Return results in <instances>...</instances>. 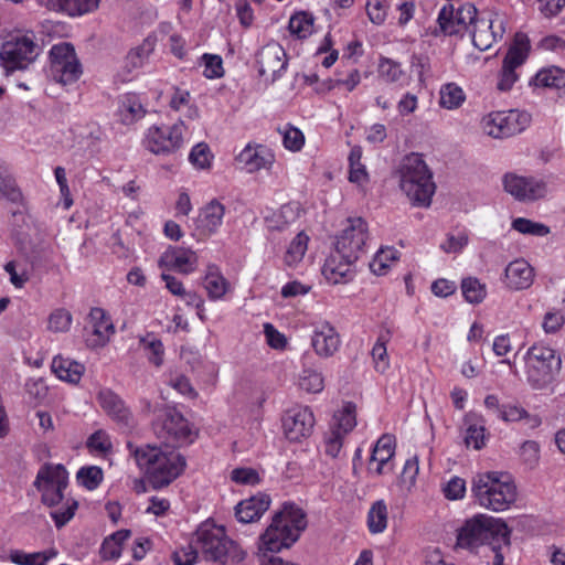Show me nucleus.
<instances>
[{
  "label": "nucleus",
  "instance_id": "f257e3e1",
  "mask_svg": "<svg viewBox=\"0 0 565 565\" xmlns=\"http://www.w3.org/2000/svg\"><path fill=\"white\" fill-rule=\"evenodd\" d=\"M510 535V529L501 520L477 514L457 530V545L471 552L488 545L493 554V565H507L504 561L511 553Z\"/></svg>",
  "mask_w": 565,
  "mask_h": 565
},
{
  "label": "nucleus",
  "instance_id": "f03ea898",
  "mask_svg": "<svg viewBox=\"0 0 565 565\" xmlns=\"http://www.w3.org/2000/svg\"><path fill=\"white\" fill-rule=\"evenodd\" d=\"M128 447L137 466L154 489L170 484L185 468L184 457L168 445L132 447L128 444Z\"/></svg>",
  "mask_w": 565,
  "mask_h": 565
},
{
  "label": "nucleus",
  "instance_id": "7ed1b4c3",
  "mask_svg": "<svg viewBox=\"0 0 565 565\" xmlns=\"http://www.w3.org/2000/svg\"><path fill=\"white\" fill-rule=\"evenodd\" d=\"M306 526L305 512L295 504H285L273 516L265 533L259 537V552L277 553L282 548L290 547Z\"/></svg>",
  "mask_w": 565,
  "mask_h": 565
},
{
  "label": "nucleus",
  "instance_id": "20e7f679",
  "mask_svg": "<svg viewBox=\"0 0 565 565\" xmlns=\"http://www.w3.org/2000/svg\"><path fill=\"white\" fill-rule=\"evenodd\" d=\"M471 492L478 504L495 512L508 510L516 500V486L509 473L489 471L472 479Z\"/></svg>",
  "mask_w": 565,
  "mask_h": 565
},
{
  "label": "nucleus",
  "instance_id": "39448f33",
  "mask_svg": "<svg viewBox=\"0 0 565 565\" xmlns=\"http://www.w3.org/2000/svg\"><path fill=\"white\" fill-rule=\"evenodd\" d=\"M192 539L199 552L206 559L221 564H236L246 557V552L227 537L225 529L212 522L202 523Z\"/></svg>",
  "mask_w": 565,
  "mask_h": 565
},
{
  "label": "nucleus",
  "instance_id": "423d86ee",
  "mask_svg": "<svg viewBox=\"0 0 565 565\" xmlns=\"http://www.w3.org/2000/svg\"><path fill=\"white\" fill-rule=\"evenodd\" d=\"M398 174L399 186L411 202L418 206H429L436 185L422 156H406L399 164Z\"/></svg>",
  "mask_w": 565,
  "mask_h": 565
},
{
  "label": "nucleus",
  "instance_id": "0eeeda50",
  "mask_svg": "<svg viewBox=\"0 0 565 565\" xmlns=\"http://www.w3.org/2000/svg\"><path fill=\"white\" fill-rule=\"evenodd\" d=\"M523 361L526 381L534 390L548 387L562 369L561 355L543 342L532 344L526 350Z\"/></svg>",
  "mask_w": 565,
  "mask_h": 565
},
{
  "label": "nucleus",
  "instance_id": "6e6552de",
  "mask_svg": "<svg viewBox=\"0 0 565 565\" xmlns=\"http://www.w3.org/2000/svg\"><path fill=\"white\" fill-rule=\"evenodd\" d=\"M34 32L18 33L7 40L0 50V60L9 72L26 70L40 55Z\"/></svg>",
  "mask_w": 565,
  "mask_h": 565
},
{
  "label": "nucleus",
  "instance_id": "1a4fd4ad",
  "mask_svg": "<svg viewBox=\"0 0 565 565\" xmlns=\"http://www.w3.org/2000/svg\"><path fill=\"white\" fill-rule=\"evenodd\" d=\"M188 141V128L182 120L173 125H151L142 138V146L156 156H170Z\"/></svg>",
  "mask_w": 565,
  "mask_h": 565
},
{
  "label": "nucleus",
  "instance_id": "9d476101",
  "mask_svg": "<svg viewBox=\"0 0 565 565\" xmlns=\"http://www.w3.org/2000/svg\"><path fill=\"white\" fill-rule=\"evenodd\" d=\"M530 122V114L511 109L489 113L483 116L481 127L492 138H509L525 130Z\"/></svg>",
  "mask_w": 565,
  "mask_h": 565
},
{
  "label": "nucleus",
  "instance_id": "9b49d317",
  "mask_svg": "<svg viewBox=\"0 0 565 565\" xmlns=\"http://www.w3.org/2000/svg\"><path fill=\"white\" fill-rule=\"evenodd\" d=\"M68 472L62 465H46L38 472L34 486L42 494L44 504L55 508L64 500Z\"/></svg>",
  "mask_w": 565,
  "mask_h": 565
},
{
  "label": "nucleus",
  "instance_id": "f8f14e48",
  "mask_svg": "<svg viewBox=\"0 0 565 565\" xmlns=\"http://www.w3.org/2000/svg\"><path fill=\"white\" fill-rule=\"evenodd\" d=\"M52 77L63 85L76 82L82 75V66L72 44L62 42L50 50Z\"/></svg>",
  "mask_w": 565,
  "mask_h": 565
},
{
  "label": "nucleus",
  "instance_id": "ddd939ff",
  "mask_svg": "<svg viewBox=\"0 0 565 565\" xmlns=\"http://www.w3.org/2000/svg\"><path fill=\"white\" fill-rule=\"evenodd\" d=\"M156 435L172 446L192 443L194 433L184 416L173 409L166 408L153 424Z\"/></svg>",
  "mask_w": 565,
  "mask_h": 565
},
{
  "label": "nucleus",
  "instance_id": "4468645a",
  "mask_svg": "<svg viewBox=\"0 0 565 565\" xmlns=\"http://www.w3.org/2000/svg\"><path fill=\"white\" fill-rule=\"evenodd\" d=\"M369 231L361 217L349 218L335 238L334 248L345 257L359 259L365 253Z\"/></svg>",
  "mask_w": 565,
  "mask_h": 565
},
{
  "label": "nucleus",
  "instance_id": "2eb2a0df",
  "mask_svg": "<svg viewBox=\"0 0 565 565\" xmlns=\"http://www.w3.org/2000/svg\"><path fill=\"white\" fill-rule=\"evenodd\" d=\"M259 76L265 82L274 83L287 70L288 61L284 47L277 42L265 44L256 54Z\"/></svg>",
  "mask_w": 565,
  "mask_h": 565
},
{
  "label": "nucleus",
  "instance_id": "dca6fc26",
  "mask_svg": "<svg viewBox=\"0 0 565 565\" xmlns=\"http://www.w3.org/2000/svg\"><path fill=\"white\" fill-rule=\"evenodd\" d=\"M477 9L471 3L444 6L438 14L441 31L448 35L460 34L476 20Z\"/></svg>",
  "mask_w": 565,
  "mask_h": 565
},
{
  "label": "nucleus",
  "instance_id": "f3484780",
  "mask_svg": "<svg viewBox=\"0 0 565 565\" xmlns=\"http://www.w3.org/2000/svg\"><path fill=\"white\" fill-rule=\"evenodd\" d=\"M281 423L285 437L290 441H300L311 435L316 419L308 406L297 405L285 412Z\"/></svg>",
  "mask_w": 565,
  "mask_h": 565
},
{
  "label": "nucleus",
  "instance_id": "a211bd4d",
  "mask_svg": "<svg viewBox=\"0 0 565 565\" xmlns=\"http://www.w3.org/2000/svg\"><path fill=\"white\" fill-rule=\"evenodd\" d=\"M472 43L480 51L490 49L498 39L503 36L505 31L504 20L499 14H489L487 17H478L471 24Z\"/></svg>",
  "mask_w": 565,
  "mask_h": 565
},
{
  "label": "nucleus",
  "instance_id": "6ab92c4d",
  "mask_svg": "<svg viewBox=\"0 0 565 565\" xmlns=\"http://www.w3.org/2000/svg\"><path fill=\"white\" fill-rule=\"evenodd\" d=\"M160 268L182 275L193 274L199 268V255L184 246H169L158 259Z\"/></svg>",
  "mask_w": 565,
  "mask_h": 565
},
{
  "label": "nucleus",
  "instance_id": "aec40b11",
  "mask_svg": "<svg viewBox=\"0 0 565 565\" xmlns=\"http://www.w3.org/2000/svg\"><path fill=\"white\" fill-rule=\"evenodd\" d=\"M502 182L504 190L519 201H534L546 194L545 183L532 177L510 172Z\"/></svg>",
  "mask_w": 565,
  "mask_h": 565
},
{
  "label": "nucleus",
  "instance_id": "412c9836",
  "mask_svg": "<svg viewBox=\"0 0 565 565\" xmlns=\"http://www.w3.org/2000/svg\"><path fill=\"white\" fill-rule=\"evenodd\" d=\"M225 206L217 200L206 203L195 220L193 236L196 241H204L215 234L223 224Z\"/></svg>",
  "mask_w": 565,
  "mask_h": 565
},
{
  "label": "nucleus",
  "instance_id": "4be33fe9",
  "mask_svg": "<svg viewBox=\"0 0 565 565\" xmlns=\"http://www.w3.org/2000/svg\"><path fill=\"white\" fill-rule=\"evenodd\" d=\"M396 439L393 435H382L372 449L367 469L375 476L393 471L392 459L395 455Z\"/></svg>",
  "mask_w": 565,
  "mask_h": 565
},
{
  "label": "nucleus",
  "instance_id": "5701e85b",
  "mask_svg": "<svg viewBox=\"0 0 565 565\" xmlns=\"http://www.w3.org/2000/svg\"><path fill=\"white\" fill-rule=\"evenodd\" d=\"M356 260V258L345 257L343 253H339V249L334 248L323 264L322 275L330 284H347L354 278Z\"/></svg>",
  "mask_w": 565,
  "mask_h": 565
},
{
  "label": "nucleus",
  "instance_id": "b1692460",
  "mask_svg": "<svg viewBox=\"0 0 565 565\" xmlns=\"http://www.w3.org/2000/svg\"><path fill=\"white\" fill-rule=\"evenodd\" d=\"M341 339L335 328L328 321L313 327L311 347L320 358L332 356L340 348Z\"/></svg>",
  "mask_w": 565,
  "mask_h": 565
},
{
  "label": "nucleus",
  "instance_id": "393cba45",
  "mask_svg": "<svg viewBox=\"0 0 565 565\" xmlns=\"http://www.w3.org/2000/svg\"><path fill=\"white\" fill-rule=\"evenodd\" d=\"M97 401L102 409L118 425L130 427L134 416L119 395L108 388L100 390Z\"/></svg>",
  "mask_w": 565,
  "mask_h": 565
},
{
  "label": "nucleus",
  "instance_id": "a878e982",
  "mask_svg": "<svg viewBox=\"0 0 565 565\" xmlns=\"http://www.w3.org/2000/svg\"><path fill=\"white\" fill-rule=\"evenodd\" d=\"M92 332L86 338L89 348L105 347L115 334L110 317L102 308H93L89 312Z\"/></svg>",
  "mask_w": 565,
  "mask_h": 565
},
{
  "label": "nucleus",
  "instance_id": "bb28decb",
  "mask_svg": "<svg viewBox=\"0 0 565 565\" xmlns=\"http://www.w3.org/2000/svg\"><path fill=\"white\" fill-rule=\"evenodd\" d=\"M534 268L523 258L510 262L504 269V286L513 291L529 289L534 281Z\"/></svg>",
  "mask_w": 565,
  "mask_h": 565
},
{
  "label": "nucleus",
  "instance_id": "cd10ccee",
  "mask_svg": "<svg viewBox=\"0 0 565 565\" xmlns=\"http://www.w3.org/2000/svg\"><path fill=\"white\" fill-rule=\"evenodd\" d=\"M238 164L249 173L257 172L262 169H269L274 161V153L262 145H247L236 158Z\"/></svg>",
  "mask_w": 565,
  "mask_h": 565
},
{
  "label": "nucleus",
  "instance_id": "c85d7f7f",
  "mask_svg": "<svg viewBox=\"0 0 565 565\" xmlns=\"http://www.w3.org/2000/svg\"><path fill=\"white\" fill-rule=\"evenodd\" d=\"M270 499L267 494L259 493L241 501L235 508V515L241 523L257 521L269 508Z\"/></svg>",
  "mask_w": 565,
  "mask_h": 565
},
{
  "label": "nucleus",
  "instance_id": "c756f323",
  "mask_svg": "<svg viewBox=\"0 0 565 565\" xmlns=\"http://www.w3.org/2000/svg\"><path fill=\"white\" fill-rule=\"evenodd\" d=\"M500 420L505 424L522 423L529 429H535L542 424L539 414L530 413L519 402L504 403Z\"/></svg>",
  "mask_w": 565,
  "mask_h": 565
},
{
  "label": "nucleus",
  "instance_id": "7c9ffc66",
  "mask_svg": "<svg viewBox=\"0 0 565 565\" xmlns=\"http://www.w3.org/2000/svg\"><path fill=\"white\" fill-rule=\"evenodd\" d=\"M52 372L62 381L76 384L81 381L85 366L70 358L57 355L51 364Z\"/></svg>",
  "mask_w": 565,
  "mask_h": 565
},
{
  "label": "nucleus",
  "instance_id": "2f4dec72",
  "mask_svg": "<svg viewBox=\"0 0 565 565\" xmlns=\"http://www.w3.org/2000/svg\"><path fill=\"white\" fill-rule=\"evenodd\" d=\"M157 45V36L153 34H149L140 45L131 49L126 57H125V67L128 73H131L135 70L141 68L150 55L153 53L154 47Z\"/></svg>",
  "mask_w": 565,
  "mask_h": 565
},
{
  "label": "nucleus",
  "instance_id": "473e14b6",
  "mask_svg": "<svg viewBox=\"0 0 565 565\" xmlns=\"http://www.w3.org/2000/svg\"><path fill=\"white\" fill-rule=\"evenodd\" d=\"M355 426L356 406L352 402H345L338 411L334 412L330 423V428L347 436Z\"/></svg>",
  "mask_w": 565,
  "mask_h": 565
},
{
  "label": "nucleus",
  "instance_id": "72a5a7b5",
  "mask_svg": "<svg viewBox=\"0 0 565 565\" xmlns=\"http://www.w3.org/2000/svg\"><path fill=\"white\" fill-rule=\"evenodd\" d=\"M56 556L57 551L54 547L32 553L22 550H11L8 561L17 565H47V563Z\"/></svg>",
  "mask_w": 565,
  "mask_h": 565
},
{
  "label": "nucleus",
  "instance_id": "f704fd0d",
  "mask_svg": "<svg viewBox=\"0 0 565 565\" xmlns=\"http://www.w3.org/2000/svg\"><path fill=\"white\" fill-rule=\"evenodd\" d=\"M117 115L124 125H131L143 118L146 109L137 95L127 94L119 102Z\"/></svg>",
  "mask_w": 565,
  "mask_h": 565
},
{
  "label": "nucleus",
  "instance_id": "c9c22d12",
  "mask_svg": "<svg viewBox=\"0 0 565 565\" xmlns=\"http://www.w3.org/2000/svg\"><path fill=\"white\" fill-rule=\"evenodd\" d=\"M531 84L535 87L542 88H554L561 89L565 87V70L558 66H547L541 68L533 79Z\"/></svg>",
  "mask_w": 565,
  "mask_h": 565
},
{
  "label": "nucleus",
  "instance_id": "e433bc0d",
  "mask_svg": "<svg viewBox=\"0 0 565 565\" xmlns=\"http://www.w3.org/2000/svg\"><path fill=\"white\" fill-rule=\"evenodd\" d=\"M169 106L171 109L182 113L188 119L193 120L199 117V109L186 89L174 87L169 99Z\"/></svg>",
  "mask_w": 565,
  "mask_h": 565
},
{
  "label": "nucleus",
  "instance_id": "4c0bfd02",
  "mask_svg": "<svg viewBox=\"0 0 565 565\" xmlns=\"http://www.w3.org/2000/svg\"><path fill=\"white\" fill-rule=\"evenodd\" d=\"M530 47L531 45L527 35L524 33H516L513 43L507 52L503 63L516 68L520 67L527 58Z\"/></svg>",
  "mask_w": 565,
  "mask_h": 565
},
{
  "label": "nucleus",
  "instance_id": "58836bf2",
  "mask_svg": "<svg viewBox=\"0 0 565 565\" xmlns=\"http://www.w3.org/2000/svg\"><path fill=\"white\" fill-rule=\"evenodd\" d=\"M367 529L372 534L383 533L388 523V510L384 500L375 501L367 512Z\"/></svg>",
  "mask_w": 565,
  "mask_h": 565
},
{
  "label": "nucleus",
  "instance_id": "ea45409f",
  "mask_svg": "<svg viewBox=\"0 0 565 565\" xmlns=\"http://www.w3.org/2000/svg\"><path fill=\"white\" fill-rule=\"evenodd\" d=\"M390 339H391L390 331L388 330L382 331L379 334L377 340L371 351L374 369L376 372L382 373V374L385 373L391 366L390 358L387 354V348H386Z\"/></svg>",
  "mask_w": 565,
  "mask_h": 565
},
{
  "label": "nucleus",
  "instance_id": "a19ab883",
  "mask_svg": "<svg viewBox=\"0 0 565 565\" xmlns=\"http://www.w3.org/2000/svg\"><path fill=\"white\" fill-rule=\"evenodd\" d=\"M228 281L216 267H209L204 278V288L211 300H220L228 290Z\"/></svg>",
  "mask_w": 565,
  "mask_h": 565
},
{
  "label": "nucleus",
  "instance_id": "79ce46f5",
  "mask_svg": "<svg viewBox=\"0 0 565 565\" xmlns=\"http://www.w3.org/2000/svg\"><path fill=\"white\" fill-rule=\"evenodd\" d=\"M466 100L463 89L456 83H446L439 89L440 107L452 110L459 108Z\"/></svg>",
  "mask_w": 565,
  "mask_h": 565
},
{
  "label": "nucleus",
  "instance_id": "37998d69",
  "mask_svg": "<svg viewBox=\"0 0 565 565\" xmlns=\"http://www.w3.org/2000/svg\"><path fill=\"white\" fill-rule=\"evenodd\" d=\"M297 217V209L291 204H285L266 217V224L271 231H282L292 224Z\"/></svg>",
  "mask_w": 565,
  "mask_h": 565
},
{
  "label": "nucleus",
  "instance_id": "c03bdc74",
  "mask_svg": "<svg viewBox=\"0 0 565 565\" xmlns=\"http://www.w3.org/2000/svg\"><path fill=\"white\" fill-rule=\"evenodd\" d=\"M309 237L303 232L298 233L289 243L284 256V263L288 267H296L303 258Z\"/></svg>",
  "mask_w": 565,
  "mask_h": 565
},
{
  "label": "nucleus",
  "instance_id": "a18cd8bd",
  "mask_svg": "<svg viewBox=\"0 0 565 565\" xmlns=\"http://www.w3.org/2000/svg\"><path fill=\"white\" fill-rule=\"evenodd\" d=\"M461 292L467 302L478 305L487 297V285L476 277H466L461 280Z\"/></svg>",
  "mask_w": 565,
  "mask_h": 565
},
{
  "label": "nucleus",
  "instance_id": "49530a36",
  "mask_svg": "<svg viewBox=\"0 0 565 565\" xmlns=\"http://www.w3.org/2000/svg\"><path fill=\"white\" fill-rule=\"evenodd\" d=\"M313 23L315 19L310 13L297 12L291 15L288 29L298 39H307L313 33Z\"/></svg>",
  "mask_w": 565,
  "mask_h": 565
},
{
  "label": "nucleus",
  "instance_id": "de8ad7c7",
  "mask_svg": "<svg viewBox=\"0 0 565 565\" xmlns=\"http://www.w3.org/2000/svg\"><path fill=\"white\" fill-rule=\"evenodd\" d=\"M398 259V252L393 247L381 248L372 262L370 263V269L375 275H384L386 270Z\"/></svg>",
  "mask_w": 565,
  "mask_h": 565
},
{
  "label": "nucleus",
  "instance_id": "09e8293b",
  "mask_svg": "<svg viewBox=\"0 0 565 565\" xmlns=\"http://www.w3.org/2000/svg\"><path fill=\"white\" fill-rule=\"evenodd\" d=\"M143 351L148 361L159 367L163 363L164 348L160 339L152 334H147L140 339Z\"/></svg>",
  "mask_w": 565,
  "mask_h": 565
},
{
  "label": "nucleus",
  "instance_id": "8fccbe9b",
  "mask_svg": "<svg viewBox=\"0 0 565 565\" xmlns=\"http://www.w3.org/2000/svg\"><path fill=\"white\" fill-rule=\"evenodd\" d=\"M379 75L388 83H398L399 85L406 83V76L401 64L391 58H381Z\"/></svg>",
  "mask_w": 565,
  "mask_h": 565
},
{
  "label": "nucleus",
  "instance_id": "3c124183",
  "mask_svg": "<svg viewBox=\"0 0 565 565\" xmlns=\"http://www.w3.org/2000/svg\"><path fill=\"white\" fill-rule=\"evenodd\" d=\"M103 479V470L97 466L82 467L76 473L78 484L90 491L97 489Z\"/></svg>",
  "mask_w": 565,
  "mask_h": 565
},
{
  "label": "nucleus",
  "instance_id": "603ef678",
  "mask_svg": "<svg viewBox=\"0 0 565 565\" xmlns=\"http://www.w3.org/2000/svg\"><path fill=\"white\" fill-rule=\"evenodd\" d=\"M88 450L98 456H105L113 449V443L106 430L99 429L93 433L86 443Z\"/></svg>",
  "mask_w": 565,
  "mask_h": 565
},
{
  "label": "nucleus",
  "instance_id": "864d4df0",
  "mask_svg": "<svg viewBox=\"0 0 565 565\" xmlns=\"http://www.w3.org/2000/svg\"><path fill=\"white\" fill-rule=\"evenodd\" d=\"M189 161L198 170L210 169L213 161L210 147L204 142H199L193 146L189 153Z\"/></svg>",
  "mask_w": 565,
  "mask_h": 565
},
{
  "label": "nucleus",
  "instance_id": "5fc2aeb1",
  "mask_svg": "<svg viewBox=\"0 0 565 565\" xmlns=\"http://www.w3.org/2000/svg\"><path fill=\"white\" fill-rule=\"evenodd\" d=\"M299 386L307 393L318 394L324 388V377L322 373L307 369L299 376Z\"/></svg>",
  "mask_w": 565,
  "mask_h": 565
},
{
  "label": "nucleus",
  "instance_id": "6e6d98bb",
  "mask_svg": "<svg viewBox=\"0 0 565 565\" xmlns=\"http://www.w3.org/2000/svg\"><path fill=\"white\" fill-rule=\"evenodd\" d=\"M511 226L514 231L524 235L543 237L550 234V228L545 224L525 217L514 218Z\"/></svg>",
  "mask_w": 565,
  "mask_h": 565
},
{
  "label": "nucleus",
  "instance_id": "4d7b16f0",
  "mask_svg": "<svg viewBox=\"0 0 565 565\" xmlns=\"http://www.w3.org/2000/svg\"><path fill=\"white\" fill-rule=\"evenodd\" d=\"M72 322V313L64 308H58L49 316L47 329L52 332H67L71 329Z\"/></svg>",
  "mask_w": 565,
  "mask_h": 565
},
{
  "label": "nucleus",
  "instance_id": "13d9d810",
  "mask_svg": "<svg viewBox=\"0 0 565 565\" xmlns=\"http://www.w3.org/2000/svg\"><path fill=\"white\" fill-rule=\"evenodd\" d=\"M519 456L522 462L530 469L539 466L541 458V447L535 440H525L519 448Z\"/></svg>",
  "mask_w": 565,
  "mask_h": 565
},
{
  "label": "nucleus",
  "instance_id": "bf43d9fd",
  "mask_svg": "<svg viewBox=\"0 0 565 565\" xmlns=\"http://www.w3.org/2000/svg\"><path fill=\"white\" fill-rule=\"evenodd\" d=\"M62 505L51 511V518L54 520L57 527L64 526L75 514L78 507L77 501L72 498H67L61 502Z\"/></svg>",
  "mask_w": 565,
  "mask_h": 565
},
{
  "label": "nucleus",
  "instance_id": "052dcab7",
  "mask_svg": "<svg viewBox=\"0 0 565 565\" xmlns=\"http://www.w3.org/2000/svg\"><path fill=\"white\" fill-rule=\"evenodd\" d=\"M4 270L9 275L10 282L18 289L23 288L30 279L25 264L11 260L4 265Z\"/></svg>",
  "mask_w": 565,
  "mask_h": 565
},
{
  "label": "nucleus",
  "instance_id": "680f3d73",
  "mask_svg": "<svg viewBox=\"0 0 565 565\" xmlns=\"http://www.w3.org/2000/svg\"><path fill=\"white\" fill-rule=\"evenodd\" d=\"M349 161V180L359 185L364 184L367 181V172L365 167L361 163V151L359 149H353L350 153Z\"/></svg>",
  "mask_w": 565,
  "mask_h": 565
},
{
  "label": "nucleus",
  "instance_id": "e2e57ef3",
  "mask_svg": "<svg viewBox=\"0 0 565 565\" xmlns=\"http://www.w3.org/2000/svg\"><path fill=\"white\" fill-rule=\"evenodd\" d=\"M201 65L204 67L203 75L206 78L214 79L224 75L223 61L216 54H203L201 56Z\"/></svg>",
  "mask_w": 565,
  "mask_h": 565
},
{
  "label": "nucleus",
  "instance_id": "0e129e2a",
  "mask_svg": "<svg viewBox=\"0 0 565 565\" xmlns=\"http://www.w3.org/2000/svg\"><path fill=\"white\" fill-rule=\"evenodd\" d=\"M465 443L468 447L479 450L486 446V427L482 424H470L466 429Z\"/></svg>",
  "mask_w": 565,
  "mask_h": 565
},
{
  "label": "nucleus",
  "instance_id": "69168bd1",
  "mask_svg": "<svg viewBox=\"0 0 565 565\" xmlns=\"http://www.w3.org/2000/svg\"><path fill=\"white\" fill-rule=\"evenodd\" d=\"M282 134V145L286 149L297 152L305 145V136L302 131L294 126H286Z\"/></svg>",
  "mask_w": 565,
  "mask_h": 565
},
{
  "label": "nucleus",
  "instance_id": "338daca9",
  "mask_svg": "<svg viewBox=\"0 0 565 565\" xmlns=\"http://www.w3.org/2000/svg\"><path fill=\"white\" fill-rule=\"evenodd\" d=\"M199 554V548L191 539L185 546L179 547L173 553V561L175 565H194L198 562Z\"/></svg>",
  "mask_w": 565,
  "mask_h": 565
},
{
  "label": "nucleus",
  "instance_id": "774afa93",
  "mask_svg": "<svg viewBox=\"0 0 565 565\" xmlns=\"http://www.w3.org/2000/svg\"><path fill=\"white\" fill-rule=\"evenodd\" d=\"M468 241L469 237L465 231L449 233L446 241L440 244V248L448 254H458L467 246Z\"/></svg>",
  "mask_w": 565,
  "mask_h": 565
}]
</instances>
